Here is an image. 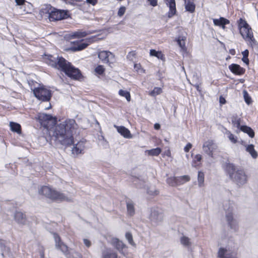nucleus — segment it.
Here are the masks:
<instances>
[{"mask_svg":"<svg viewBox=\"0 0 258 258\" xmlns=\"http://www.w3.org/2000/svg\"><path fill=\"white\" fill-rule=\"evenodd\" d=\"M246 151L248 152L253 158L257 157V152L255 150L253 145H248L246 148Z\"/></svg>","mask_w":258,"mask_h":258,"instance_id":"30","label":"nucleus"},{"mask_svg":"<svg viewBox=\"0 0 258 258\" xmlns=\"http://www.w3.org/2000/svg\"><path fill=\"white\" fill-rule=\"evenodd\" d=\"M148 1L149 2L150 5L153 7L157 6L158 0H148Z\"/></svg>","mask_w":258,"mask_h":258,"instance_id":"52","label":"nucleus"},{"mask_svg":"<svg viewBox=\"0 0 258 258\" xmlns=\"http://www.w3.org/2000/svg\"><path fill=\"white\" fill-rule=\"evenodd\" d=\"M117 130V132L124 138L130 139L132 137L131 132L128 129L123 126H115Z\"/></svg>","mask_w":258,"mask_h":258,"instance_id":"18","label":"nucleus"},{"mask_svg":"<svg viewBox=\"0 0 258 258\" xmlns=\"http://www.w3.org/2000/svg\"><path fill=\"white\" fill-rule=\"evenodd\" d=\"M125 238L127 240L128 243L133 246H136V244L134 241L132 234L130 232H127L125 233Z\"/></svg>","mask_w":258,"mask_h":258,"instance_id":"40","label":"nucleus"},{"mask_svg":"<svg viewBox=\"0 0 258 258\" xmlns=\"http://www.w3.org/2000/svg\"><path fill=\"white\" fill-rule=\"evenodd\" d=\"M59 71L64 73L68 77L73 80L80 81L84 78L80 70L76 68L67 59L61 65Z\"/></svg>","mask_w":258,"mask_h":258,"instance_id":"6","label":"nucleus"},{"mask_svg":"<svg viewBox=\"0 0 258 258\" xmlns=\"http://www.w3.org/2000/svg\"><path fill=\"white\" fill-rule=\"evenodd\" d=\"M87 46L88 44L85 43L84 40L82 39L80 41L72 42L70 50L74 52L78 51L85 49Z\"/></svg>","mask_w":258,"mask_h":258,"instance_id":"12","label":"nucleus"},{"mask_svg":"<svg viewBox=\"0 0 258 258\" xmlns=\"http://www.w3.org/2000/svg\"><path fill=\"white\" fill-rule=\"evenodd\" d=\"M213 21L215 26H218L223 30L226 29V25L230 24V21L228 19L222 17L219 19H214Z\"/></svg>","mask_w":258,"mask_h":258,"instance_id":"16","label":"nucleus"},{"mask_svg":"<svg viewBox=\"0 0 258 258\" xmlns=\"http://www.w3.org/2000/svg\"><path fill=\"white\" fill-rule=\"evenodd\" d=\"M242 61L245 63L246 65H248L249 63V60L248 59V57H242Z\"/></svg>","mask_w":258,"mask_h":258,"instance_id":"53","label":"nucleus"},{"mask_svg":"<svg viewBox=\"0 0 258 258\" xmlns=\"http://www.w3.org/2000/svg\"><path fill=\"white\" fill-rule=\"evenodd\" d=\"M150 55L152 56L156 57L163 61L165 60V55L161 51H156L155 49H152L150 50Z\"/></svg>","mask_w":258,"mask_h":258,"instance_id":"27","label":"nucleus"},{"mask_svg":"<svg viewBox=\"0 0 258 258\" xmlns=\"http://www.w3.org/2000/svg\"><path fill=\"white\" fill-rule=\"evenodd\" d=\"M186 37L185 36H179L175 39V41L177 42L178 45L181 48L183 51H186V47L185 45Z\"/></svg>","mask_w":258,"mask_h":258,"instance_id":"25","label":"nucleus"},{"mask_svg":"<svg viewBox=\"0 0 258 258\" xmlns=\"http://www.w3.org/2000/svg\"><path fill=\"white\" fill-rule=\"evenodd\" d=\"M84 40L85 43L88 44V46L90 44L97 41L99 40V38L97 36H93L87 38Z\"/></svg>","mask_w":258,"mask_h":258,"instance_id":"38","label":"nucleus"},{"mask_svg":"<svg viewBox=\"0 0 258 258\" xmlns=\"http://www.w3.org/2000/svg\"><path fill=\"white\" fill-rule=\"evenodd\" d=\"M229 53L231 55H234L236 54L235 50L234 49H231L229 50Z\"/></svg>","mask_w":258,"mask_h":258,"instance_id":"62","label":"nucleus"},{"mask_svg":"<svg viewBox=\"0 0 258 258\" xmlns=\"http://www.w3.org/2000/svg\"><path fill=\"white\" fill-rule=\"evenodd\" d=\"M112 55V53L108 51H101L98 54V57L103 62L105 63L109 62V56Z\"/></svg>","mask_w":258,"mask_h":258,"instance_id":"21","label":"nucleus"},{"mask_svg":"<svg viewBox=\"0 0 258 258\" xmlns=\"http://www.w3.org/2000/svg\"><path fill=\"white\" fill-rule=\"evenodd\" d=\"M181 244L184 246H187L190 245L189 239L186 236H182L180 238Z\"/></svg>","mask_w":258,"mask_h":258,"instance_id":"44","label":"nucleus"},{"mask_svg":"<svg viewBox=\"0 0 258 258\" xmlns=\"http://www.w3.org/2000/svg\"><path fill=\"white\" fill-rule=\"evenodd\" d=\"M126 11V8L124 6L120 7L117 12L118 16L121 17L125 14Z\"/></svg>","mask_w":258,"mask_h":258,"instance_id":"46","label":"nucleus"},{"mask_svg":"<svg viewBox=\"0 0 258 258\" xmlns=\"http://www.w3.org/2000/svg\"><path fill=\"white\" fill-rule=\"evenodd\" d=\"M231 123L233 127L237 128V130H240L241 123L242 122L241 118L239 117L237 114L233 115L231 117Z\"/></svg>","mask_w":258,"mask_h":258,"instance_id":"17","label":"nucleus"},{"mask_svg":"<svg viewBox=\"0 0 258 258\" xmlns=\"http://www.w3.org/2000/svg\"><path fill=\"white\" fill-rule=\"evenodd\" d=\"M84 243L86 245V246L88 247H89L91 245V243L90 241L87 239H84Z\"/></svg>","mask_w":258,"mask_h":258,"instance_id":"54","label":"nucleus"},{"mask_svg":"<svg viewBox=\"0 0 258 258\" xmlns=\"http://www.w3.org/2000/svg\"><path fill=\"white\" fill-rule=\"evenodd\" d=\"M226 135L229 140L233 144H235L237 142V138L233 134L229 131H227L226 132Z\"/></svg>","mask_w":258,"mask_h":258,"instance_id":"39","label":"nucleus"},{"mask_svg":"<svg viewBox=\"0 0 258 258\" xmlns=\"http://www.w3.org/2000/svg\"><path fill=\"white\" fill-rule=\"evenodd\" d=\"M162 92V90L160 87H155L154 89L149 93V95L152 96H155L160 94Z\"/></svg>","mask_w":258,"mask_h":258,"instance_id":"41","label":"nucleus"},{"mask_svg":"<svg viewBox=\"0 0 258 258\" xmlns=\"http://www.w3.org/2000/svg\"><path fill=\"white\" fill-rule=\"evenodd\" d=\"M53 237L55 240L56 248L60 250L66 255L69 254V247L62 241L60 236L57 233H54Z\"/></svg>","mask_w":258,"mask_h":258,"instance_id":"11","label":"nucleus"},{"mask_svg":"<svg viewBox=\"0 0 258 258\" xmlns=\"http://www.w3.org/2000/svg\"><path fill=\"white\" fill-rule=\"evenodd\" d=\"M178 185H182L190 180V178L188 175H183L177 177Z\"/></svg>","mask_w":258,"mask_h":258,"instance_id":"32","label":"nucleus"},{"mask_svg":"<svg viewBox=\"0 0 258 258\" xmlns=\"http://www.w3.org/2000/svg\"><path fill=\"white\" fill-rule=\"evenodd\" d=\"M226 219L229 226L231 228H235L236 227V223L233 220V215L232 213H228L226 215Z\"/></svg>","mask_w":258,"mask_h":258,"instance_id":"31","label":"nucleus"},{"mask_svg":"<svg viewBox=\"0 0 258 258\" xmlns=\"http://www.w3.org/2000/svg\"><path fill=\"white\" fill-rule=\"evenodd\" d=\"M18 5H22L24 4L25 0H15Z\"/></svg>","mask_w":258,"mask_h":258,"instance_id":"58","label":"nucleus"},{"mask_svg":"<svg viewBox=\"0 0 258 258\" xmlns=\"http://www.w3.org/2000/svg\"><path fill=\"white\" fill-rule=\"evenodd\" d=\"M110 243L120 253L123 252V250L125 248H127V246L118 238L112 237L111 238Z\"/></svg>","mask_w":258,"mask_h":258,"instance_id":"13","label":"nucleus"},{"mask_svg":"<svg viewBox=\"0 0 258 258\" xmlns=\"http://www.w3.org/2000/svg\"><path fill=\"white\" fill-rule=\"evenodd\" d=\"M118 94L120 96L125 97L128 102L131 101V94L128 91L120 89L118 92Z\"/></svg>","mask_w":258,"mask_h":258,"instance_id":"36","label":"nucleus"},{"mask_svg":"<svg viewBox=\"0 0 258 258\" xmlns=\"http://www.w3.org/2000/svg\"><path fill=\"white\" fill-rule=\"evenodd\" d=\"M243 93L244 101L246 102V103L248 105L251 104L252 102V100L250 96L249 95L248 92L246 90H244L243 91Z\"/></svg>","mask_w":258,"mask_h":258,"instance_id":"42","label":"nucleus"},{"mask_svg":"<svg viewBox=\"0 0 258 258\" xmlns=\"http://www.w3.org/2000/svg\"><path fill=\"white\" fill-rule=\"evenodd\" d=\"M43 15H47L49 21L51 22H57L66 20L71 17L68 10L59 9L50 4L45 5L40 11Z\"/></svg>","mask_w":258,"mask_h":258,"instance_id":"2","label":"nucleus"},{"mask_svg":"<svg viewBox=\"0 0 258 258\" xmlns=\"http://www.w3.org/2000/svg\"><path fill=\"white\" fill-rule=\"evenodd\" d=\"M33 92L35 97L43 102L49 101L52 95L51 91L43 86L35 88Z\"/></svg>","mask_w":258,"mask_h":258,"instance_id":"9","label":"nucleus"},{"mask_svg":"<svg viewBox=\"0 0 258 258\" xmlns=\"http://www.w3.org/2000/svg\"><path fill=\"white\" fill-rule=\"evenodd\" d=\"M134 68L138 72H142L143 70L140 63H135L134 64Z\"/></svg>","mask_w":258,"mask_h":258,"instance_id":"47","label":"nucleus"},{"mask_svg":"<svg viewBox=\"0 0 258 258\" xmlns=\"http://www.w3.org/2000/svg\"><path fill=\"white\" fill-rule=\"evenodd\" d=\"M204 152L211 158H214L217 153H220L218 147L213 140H209L204 142L203 145Z\"/></svg>","mask_w":258,"mask_h":258,"instance_id":"10","label":"nucleus"},{"mask_svg":"<svg viewBox=\"0 0 258 258\" xmlns=\"http://www.w3.org/2000/svg\"><path fill=\"white\" fill-rule=\"evenodd\" d=\"M194 87L196 89V90L199 92H201L202 91V90H201V88L200 86V84H196L195 85H193Z\"/></svg>","mask_w":258,"mask_h":258,"instance_id":"57","label":"nucleus"},{"mask_svg":"<svg viewBox=\"0 0 258 258\" xmlns=\"http://www.w3.org/2000/svg\"><path fill=\"white\" fill-rule=\"evenodd\" d=\"M159 213L155 210L152 211L151 214V217L157 220H158V216H159Z\"/></svg>","mask_w":258,"mask_h":258,"instance_id":"48","label":"nucleus"},{"mask_svg":"<svg viewBox=\"0 0 258 258\" xmlns=\"http://www.w3.org/2000/svg\"><path fill=\"white\" fill-rule=\"evenodd\" d=\"M88 34V33L86 31H77L74 33L73 36L76 38H81L86 37Z\"/></svg>","mask_w":258,"mask_h":258,"instance_id":"43","label":"nucleus"},{"mask_svg":"<svg viewBox=\"0 0 258 258\" xmlns=\"http://www.w3.org/2000/svg\"><path fill=\"white\" fill-rule=\"evenodd\" d=\"M15 220L20 224H25L26 222V216L21 212H16L14 216Z\"/></svg>","mask_w":258,"mask_h":258,"instance_id":"22","label":"nucleus"},{"mask_svg":"<svg viewBox=\"0 0 258 258\" xmlns=\"http://www.w3.org/2000/svg\"><path fill=\"white\" fill-rule=\"evenodd\" d=\"M202 156L200 154H197L193 158L192 161V166L196 168L200 167L202 165L201 161Z\"/></svg>","mask_w":258,"mask_h":258,"instance_id":"29","label":"nucleus"},{"mask_svg":"<svg viewBox=\"0 0 258 258\" xmlns=\"http://www.w3.org/2000/svg\"><path fill=\"white\" fill-rule=\"evenodd\" d=\"M218 257L219 258H234L232 252H228L226 248L223 247L219 248Z\"/></svg>","mask_w":258,"mask_h":258,"instance_id":"20","label":"nucleus"},{"mask_svg":"<svg viewBox=\"0 0 258 258\" xmlns=\"http://www.w3.org/2000/svg\"><path fill=\"white\" fill-rule=\"evenodd\" d=\"M240 131L247 134L251 138L254 137L255 134L253 130L250 127L247 125H242L240 130H236V133H239Z\"/></svg>","mask_w":258,"mask_h":258,"instance_id":"19","label":"nucleus"},{"mask_svg":"<svg viewBox=\"0 0 258 258\" xmlns=\"http://www.w3.org/2000/svg\"><path fill=\"white\" fill-rule=\"evenodd\" d=\"M204 178L205 175L203 172L199 171L198 176V181L199 183V185L200 187L203 186L204 185Z\"/></svg>","mask_w":258,"mask_h":258,"instance_id":"37","label":"nucleus"},{"mask_svg":"<svg viewBox=\"0 0 258 258\" xmlns=\"http://www.w3.org/2000/svg\"><path fill=\"white\" fill-rule=\"evenodd\" d=\"M242 54L243 55V57H248L249 55V51L247 49H245L242 52Z\"/></svg>","mask_w":258,"mask_h":258,"instance_id":"56","label":"nucleus"},{"mask_svg":"<svg viewBox=\"0 0 258 258\" xmlns=\"http://www.w3.org/2000/svg\"><path fill=\"white\" fill-rule=\"evenodd\" d=\"M192 148V145L190 143H188L184 148V151L185 152H188Z\"/></svg>","mask_w":258,"mask_h":258,"instance_id":"49","label":"nucleus"},{"mask_svg":"<svg viewBox=\"0 0 258 258\" xmlns=\"http://www.w3.org/2000/svg\"><path fill=\"white\" fill-rule=\"evenodd\" d=\"M185 9L186 11L193 13L195 12L196 5L192 0H184Z\"/></svg>","mask_w":258,"mask_h":258,"instance_id":"23","label":"nucleus"},{"mask_svg":"<svg viewBox=\"0 0 258 258\" xmlns=\"http://www.w3.org/2000/svg\"><path fill=\"white\" fill-rule=\"evenodd\" d=\"M37 119L41 125L46 129L48 134H49V131H51L50 128L55 124L56 121V118L53 117L51 114L45 113H39Z\"/></svg>","mask_w":258,"mask_h":258,"instance_id":"8","label":"nucleus"},{"mask_svg":"<svg viewBox=\"0 0 258 258\" xmlns=\"http://www.w3.org/2000/svg\"><path fill=\"white\" fill-rule=\"evenodd\" d=\"M42 59L43 62L48 66L58 71L60 70L61 65L63 64L66 60L62 56L55 57L53 55L46 53L42 56Z\"/></svg>","mask_w":258,"mask_h":258,"instance_id":"7","label":"nucleus"},{"mask_svg":"<svg viewBox=\"0 0 258 258\" xmlns=\"http://www.w3.org/2000/svg\"><path fill=\"white\" fill-rule=\"evenodd\" d=\"M75 121L73 119H66L54 126L49 131V137L54 138V141L61 145L70 147L74 143L73 132L75 128Z\"/></svg>","mask_w":258,"mask_h":258,"instance_id":"1","label":"nucleus"},{"mask_svg":"<svg viewBox=\"0 0 258 258\" xmlns=\"http://www.w3.org/2000/svg\"><path fill=\"white\" fill-rule=\"evenodd\" d=\"M40 195L54 202L71 201L64 194L57 191L49 186H42L38 190Z\"/></svg>","mask_w":258,"mask_h":258,"instance_id":"4","label":"nucleus"},{"mask_svg":"<svg viewBox=\"0 0 258 258\" xmlns=\"http://www.w3.org/2000/svg\"><path fill=\"white\" fill-rule=\"evenodd\" d=\"M148 155L149 156H158L161 152V149L160 148H156L155 149H152L151 150H148L146 151Z\"/></svg>","mask_w":258,"mask_h":258,"instance_id":"34","label":"nucleus"},{"mask_svg":"<svg viewBox=\"0 0 258 258\" xmlns=\"http://www.w3.org/2000/svg\"><path fill=\"white\" fill-rule=\"evenodd\" d=\"M158 194H159V191H158V190H155V191H154V195H157Z\"/></svg>","mask_w":258,"mask_h":258,"instance_id":"64","label":"nucleus"},{"mask_svg":"<svg viewBox=\"0 0 258 258\" xmlns=\"http://www.w3.org/2000/svg\"><path fill=\"white\" fill-rule=\"evenodd\" d=\"M118 258L116 252L113 251L109 248H107L102 252V258Z\"/></svg>","mask_w":258,"mask_h":258,"instance_id":"24","label":"nucleus"},{"mask_svg":"<svg viewBox=\"0 0 258 258\" xmlns=\"http://www.w3.org/2000/svg\"><path fill=\"white\" fill-rule=\"evenodd\" d=\"M224 169L229 175L230 178L235 181L237 184H243L246 182L247 176L243 169H236L235 165L230 163H226Z\"/></svg>","mask_w":258,"mask_h":258,"instance_id":"5","label":"nucleus"},{"mask_svg":"<svg viewBox=\"0 0 258 258\" xmlns=\"http://www.w3.org/2000/svg\"><path fill=\"white\" fill-rule=\"evenodd\" d=\"M237 25L239 33L248 45L251 47L256 45L257 42L254 37L252 29L247 21L240 18L237 21Z\"/></svg>","mask_w":258,"mask_h":258,"instance_id":"3","label":"nucleus"},{"mask_svg":"<svg viewBox=\"0 0 258 258\" xmlns=\"http://www.w3.org/2000/svg\"><path fill=\"white\" fill-rule=\"evenodd\" d=\"M219 102L221 104H224L226 102L225 99L222 96L219 97Z\"/></svg>","mask_w":258,"mask_h":258,"instance_id":"55","label":"nucleus"},{"mask_svg":"<svg viewBox=\"0 0 258 258\" xmlns=\"http://www.w3.org/2000/svg\"><path fill=\"white\" fill-rule=\"evenodd\" d=\"M10 127L11 130L13 132L17 133L18 134H21L22 133V127L20 124L13 121L10 122Z\"/></svg>","mask_w":258,"mask_h":258,"instance_id":"26","label":"nucleus"},{"mask_svg":"<svg viewBox=\"0 0 258 258\" xmlns=\"http://www.w3.org/2000/svg\"><path fill=\"white\" fill-rule=\"evenodd\" d=\"M41 258H44V252H42V253H41Z\"/></svg>","mask_w":258,"mask_h":258,"instance_id":"63","label":"nucleus"},{"mask_svg":"<svg viewBox=\"0 0 258 258\" xmlns=\"http://www.w3.org/2000/svg\"><path fill=\"white\" fill-rule=\"evenodd\" d=\"M164 155H165L166 156H167V157H171V152L170 151L169 149L166 150L165 152H164Z\"/></svg>","mask_w":258,"mask_h":258,"instance_id":"60","label":"nucleus"},{"mask_svg":"<svg viewBox=\"0 0 258 258\" xmlns=\"http://www.w3.org/2000/svg\"><path fill=\"white\" fill-rule=\"evenodd\" d=\"M83 2H84L83 0H70V1L68 2V4L71 5H75L74 2L82 3Z\"/></svg>","mask_w":258,"mask_h":258,"instance_id":"51","label":"nucleus"},{"mask_svg":"<svg viewBox=\"0 0 258 258\" xmlns=\"http://www.w3.org/2000/svg\"><path fill=\"white\" fill-rule=\"evenodd\" d=\"M167 183L171 186H178L177 177L171 176L167 178Z\"/></svg>","mask_w":258,"mask_h":258,"instance_id":"33","label":"nucleus"},{"mask_svg":"<svg viewBox=\"0 0 258 258\" xmlns=\"http://www.w3.org/2000/svg\"><path fill=\"white\" fill-rule=\"evenodd\" d=\"M84 146L83 145V143L79 142L77 144H76L75 146L73 148L72 153L76 155L81 154L82 152L84 150Z\"/></svg>","mask_w":258,"mask_h":258,"instance_id":"28","label":"nucleus"},{"mask_svg":"<svg viewBox=\"0 0 258 258\" xmlns=\"http://www.w3.org/2000/svg\"><path fill=\"white\" fill-rule=\"evenodd\" d=\"M127 211L128 214L130 216H132L135 214L134 205L133 202H127L126 204Z\"/></svg>","mask_w":258,"mask_h":258,"instance_id":"35","label":"nucleus"},{"mask_svg":"<svg viewBox=\"0 0 258 258\" xmlns=\"http://www.w3.org/2000/svg\"><path fill=\"white\" fill-rule=\"evenodd\" d=\"M154 128L156 130H159L160 128V124L156 123L154 124Z\"/></svg>","mask_w":258,"mask_h":258,"instance_id":"61","label":"nucleus"},{"mask_svg":"<svg viewBox=\"0 0 258 258\" xmlns=\"http://www.w3.org/2000/svg\"><path fill=\"white\" fill-rule=\"evenodd\" d=\"M165 2L169 8V10L168 13V16L169 18L172 17L176 13L175 1L165 0Z\"/></svg>","mask_w":258,"mask_h":258,"instance_id":"15","label":"nucleus"},{"mask_svg":"<svg viewBox=\"0 0 258 258\" xmlns=\"http://www.w3.org/2000/svg\"><path fill=\"white\" fill-rule=\"evenodd\" d=\"M86 2L94 6L98 3V0H86Z\"/></svg>","mask_w":258,"mask_h":258,"instance_id":"50","label":"nucleus"},{"mask_svg":"<svg viewBox=\"0 0 258 258\" xmlns=\"http://www.w3.org/2000/svg\"><path fill=\"white\" fill-rule=\"evenodd\" d=\"M136 55V51H132L131 52H130L128 54V56L129 57H131V56H135V55Z\"/></svg>","mask_w":258,"mask_h":258,"instance_id":"59","label":"nucleus"},{"mask_svg":"<svg viewBox=\"0 0 258 258\" xmlns=\"http://www.w3.org/2000/svg\"><path fill=\"white\" fill-rule=\"evenodd\" d=\"M95 72L100 75H102L104 73L105 69L102 65L98 66L95 69Z\"/></svg>","mask_w":258,"mask_h":258,"instance_id":"45","label":"nucleus"},{"mask_svg":"<svg viewBox=\"0 0 258 258\" xmlns=\"http://www.w3.org/2000/svg\"><path fill=\"white\" fill-rule=\"evenodd\" d=\"M232 73L237 76H242L245 73V69L236 63H232L228 67Z\"/></svg>","mask_w":258,"mask_h":258,"instance_id":"14","label":"nucleus"}]
</instances>
